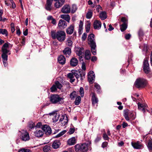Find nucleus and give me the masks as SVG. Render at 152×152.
<instances>
[{
	"label": "nucleus",
	"mask_w": 152,
	"mask_h": 152,
	"mask_svg": "<svg viewBox=\"0 0 152 152\" xmlns=\"http://www.w3.org/2000/svg\"><path fill=\"white\" fill-rule=\"evenodd\" d=\"M51 36L53 39H57L59 41H64L66 38V33L63 31H59L56 32L55 31H51Z\"/></svg>",
	"instance_id": "1"
},
{
	"label": "nucleus",
	"mask_w": 152,
	"mask_h": 152,
	"mask_svg": "<svg viewBox=\"0 0 152 152\" xmlns=\"http://www.w3.org/2000/svg\"><path fill=\"white\" fill-rule=\"evenodd\" d=\"M90 143L89 144L83 143L82 144H77L75 146V150L76 151H81L83 152L86 151L89 149Z\"/></svg>",
	"instance_id": "2"
},
{
	"label": "nucleus",
	"mask_w": 152,
	"mask_h": 152,
	"mask_svg": "<svg viewBox=\"0 0 152 152\" xmlns=\"http://www.w3.org/2000/svg\"><path fill=\"white\" fill-rule=\"evenodd\" d=\"M147 81L145 79L139 78L137 79L134 83V85L137 88H143L147 84Z\"/></svg>",
	"instance_id": "3"
},
{
	"label": "nucleus",
	"mask_w": 152,
	"mask_h": 152,
	"mask_svg": "<svg viewBox=\"0 0 152 152\" xmlns=\"http://www.w3.org/2000/svg\"><path fill=\"white\" fill-rule=\"evenodd\" d=\"M19 134L20 139L23 141H28L30 139L29 133L26 130H22L19 131Z\"/></svg>",
	"instance_id": "4"
},
{
	"label": "nucleus",
	"mask_w": 152,
	"mask_h": 152,
	"mask_svg": "<svg viewBox=\"0 0 152 152\" xmlns=\"http://www.w3.org/2000/svg\"><path fill=\"white\" fill-rule=\"evenodd\" d=\"M63 100V98L58 94H52L50 97V102L53 104H56Z\"/></svg>",
	"instance_id": "5"
},
{
	"label": "nucleus",
	"mask_w": 152,
	"mask_h": 152,
	"mask_svg": "<svg viewBox=\"0 0 152 152\" xmlns=\"http://www.w3.org/2000/svg\"><path fill=\"white\" fill-rule=\"evenodd\" d=\"M124 116L126 120L128 121H130V118L132 120H134L136 117L135 115L132 111L129 113L128 110L124 111Z\"/></svg>",
	"instance_id": "6"
},
{
	"label": "nucleus",
	"mask_w": 152,
	"mask_h": 152,
	"mask_svg": "<svg viewBox=\"0 0 152 152\" xmlns=\"http://www.w3.org/2000/svg\"><path fill=\"white\" fill-rule=\"evenodd\" d=\"M10 44L8 43H5L1 48V51L2 53L1 56H8L7 53L10 54V50H9V47Z\"/></svg>",
	"instance_id": "7"
},
{
	"label": "nucleus",
	"mask_w": 152,
	"mask_h": 152,
	"mask_svg": "<svg viewBox=\"0 0 152 152\" xmlns=\"http://www.w3.org/2000/svg\"><path fill=\"white\" fill-rule=\"evenodd\" d=\"M94 37V35L92 34H91L88 36V43L90 46L96 45Z\"/></svg>",
	"instance_id": "8"
},
{
	"label": "nucleus",
	"mask_w": 152,
	"mask_h": 152,
	"mask_svg": "<svg viewBox=\"0 0 152 152\" xmlns=\"http://www.w3.org/2000/svg\"><path fill=\"white\" fill-rule=\"evenodd\" d=\"M62 87V84L58 81H56L55 82V84L50 88L51 91L52 92H55L56 91L57 88L61 89Z\"/></svg>",
	"instance_id": "9"
},
{
	"label": "nucleus",
	"mask_w": 152,
	"mask_h": 152,
	"mask_svg": "<svg viewBox=\"0 0 152 152\" xmlns=\"http://www.w3.org/2000/svg\"><path fill=\"white\" fill-rule=\"evenodd\" d=\"M143 70L146 73H148L150 72L149 64L148 63V60L147 59H144L143 63Z\"/></svg>",
	"instance_id": "10"
},
{
	"label": "nucleus",
	"mask_w": 152,
	"mask_h": 152,
	"mask_svg": "<svg viewBox=\"0 0 152 152\" xmlns=\"http://www.w3.org/2000/svg\"><path fill=\"white\" fill-rule=\"evenodd\" d=\"M75 52L77 55L79 56V58L80 60L82 58V56L84 49L83 48L77 47L75 49Z\"/></svg>",
	"instance_id": "11"
},
{
	"label": "nucleus",
	"mask_w": 152,
	"mask_h": 152,
	"mask_svg": "<svg viewBox=\"0 0 152 152\" xmlns=\"http://www.w3.org/2000/svg\"><path fill=\"white\" fill-rule=\"evenodd\" d=\"M131 145L135 149H141L143 148V145L139 141L136 142H132Z\"/></svg>",
	"instance_id": "12"
},
{
	"label": "nucleus",
	"mask_w": 152,
	"mask_h": 152,
	"mask_svg": "<svg viewBox=\"0 0 152 152\" xmlns=\"http://www.w3.org/2000/svg\"><path fill=\"white\" fill-rule=\"evenodd\" d=\"M44 132L47 135H49L51 133V129L50 127L47 125H44L42 128Z\"/></svg>",
	"instance_id": "13"
},
{
	"label": "nucleus",
	"mask_w": 152,
	"mask_h": 152,
	"mask_svg": "<svg viewBox=\"0 0 152 152\" xmlns=\"http://www.w3.org/2000/svg\"><path fill=\"white\" fill-rule=\"evenodd\" d=\"M94 29H99L102 26V23L100 21L98 20H95L93 24Z\"/></svg>",
	"instance_id": "14"
},
{
	"label": "nucleus",
	"mask_w": 152,
	"mask_h": 152,
	"mask_svg": "<svg viewBox=\"0 0 152 152\" xmlns=\"http://www.w3.org/2000/svg\"><path fill=\"white\" fill-rule=\"evenodd\" d=\"M71 11V8L68 5H64L62 8L61 11L62 12L64 13H69Z\"/></svg>",
	"instance_id": "15"
},
{
	"label": "nucleus",
	"mask_w": 152,
	"mask_h": 152,
	"mask_svg": "<svg viewBox=\"0 0 152 152\" xmlns=\"http://www.w3.org/2000/svg\"><path fill=\"white\" fill-rule=\"evenodd\" d=\"M44 134V132L42 129H37L34 132V135L37 137H42Z\"/></svg>",
	"instance_id": "16"
},
{
	"label": "nucleus",
	"mask_w": 152,
	"mask_h": 152,
	"mask_svg": "<svg viewBox=\"0 0 152 152\" xmlns=\"http://www.w3.org/2000/svg\"><path fill=\"white\" fill-rule=\"evenodd\" d=\"M138 109L140 110H141L143 113H145V110H147L146 108L148 107V105L146 104H142L140 102L137 103Z\"/></svg>",
	"instance_id": "17"
},
{
	"label": "nucleus",
	"mask_w": 152,
	"mask_h": 152,
	"mask_svg": "<svg viewBox=\"0 0 152 152\" xmlns=\"http://www.w3.org/2000/svg\"><path fill=\"white\" fill-rule=\"evenodd\" d=\"M54 1H56L54 4V6L56 8H59L61 7L65 2V0H56Z\"/></svg>",
	"instance_id": "18"
},
{
	"label": "nucleus",
	"mask_w": 152,
	"mask_h": 152,
	"mask_svg": "<svg viewBox=\"0 0 152 152\" xmlns=\"http://www.w3.org/2000/svg\"><path fill=\"white\" fill-rule=\"evenodd\" d=\"M88 79L89 81L90 82H92L95 78V75L93 71H90L88 75Z\"/></svg>",
	"instance_id": "19"
},
{
	"label": "nucleus",
	"mask_w": 152,
	"mask_h": 152,
	"mask_svg": "<svg viewBox=\"0 0 152 152\" xmlns=\"http://www.w3.org/2000/svg\"><path fill=\"white\" fill-rule=\"evenodd\" d=\"M67 26L66 22L64 20L61 19L59 20L58 26L60 28H65Z\"/></svg>",
	"instance_id": "20"
},
{
	"label": "nucleus",
	"mask_w": 152,
	"mask_h": 152,
	"mask_svg": "<svg viewBox=\"0 0 152 152\" xmlns=\"http://www.w3.org/2000/svg\"><path fill=\"white\" fill-rule=\"evenodd\" d=\"M76 142V139L74 137H71L67 141V144L70 145L75 144Z\"/></svg>",
	"instance_id": "21"
},
{
	"label": "nucleus",
	"mask_w": 152,
	"mask_h": 152,
	"mask_svg": "<svg viewBox=\"0 0 152 152\" xmlns=\"http://www.w3.org/2000/svg\"><path fill=\"white\" fill-rule=\"evenodd\" d=\"M91 101L92 104L94 106L96 104H97L98 102V99L96 97L95 94L94 93L92 94L91 97ZM96 106H97V105H96Z\"/></svg>",
	"instance_id": "22"
},
{
	"label": "nucleus",
	"mask_w": 152,
	"mask_h": 152,
	"mask_svg": "<svg viewBox=\"0 0 152 152\" xmlns=\"http://www.w3.org/2000/svg\"><path fill=\"white\" fill-rule=\"evenodd\" d=\"M61 143L58 140H56L53 142L52 146L54 149H57L58 148L60 145Z\"/></svg>",
	"instance_id": "23"
},
{
	"label": "nucleus",
	"mask_w": 152,
	"mask_h": 152,
	"mask_svg": "<svg viewBox=\"0 0 152 152\" xmlns=\"http://www.w3.org/2000/svg\"><path fill=\"white\" fill-rule=\"evenodd\" d=\"M70 63L72 66H76L78 63V61L76 58H73L70 60Z\"/></svg>",
	"instance_id": "24"
},
{
	"label": "nucleus",
	"mask_w": 152,
	"mask_h": 152,
	"mask_svg": "<svg viewBox=\"0 0 152 152\" xmlns=\"http://www.w3.org/2000/svg\"><path fill=\"white\" fill-rule=\"evenodd\" d=\"M58 61L59 63L64 64L65 63L66 60L64 56H60L58 58Z\"/></svg>",
	"instance_id": "25"
},
{
	"label": "nucleus",
	"mask_w": 152,
	"mask_h": 152,
	"mask_svg": "<svg viewBox=\"0 0 152 152\" xmlns=\"http://www.w3.org/2000/svg\"><path fill=\"white\" fill-rule=\"evenodd\" d=\"M73 38L72 37L68 38L66 40V44L69 46H71L73 43Z\"/></svg>",
	"instance_id": "26"
},
{
	"label": "nucleus",
	"mask_w": 152,
	"mask_h": 152,
	"mask_svg": "<svg viewBox=\"0 0 152 152\" xmlns=\"http://www.w3.org/2000/svg\"><path fill=\"white\" fill-rule=\"evenodd\" d=\"M74 26L71 25L66 29V32L67 34H71L74 31Z\"/></svg>",
	"instance_id": "27"
},
{
	"label": "nucleus",
	"mask_w": 152,
	"mask_h": 152,
	"mask_svg": "<svg viewBox=\"0 0 152 152\" xmlns=\"http://www.w3.org/2000/svg\"><path fill=\"white\" fill-rule=\"evenodd\" d=\"M67 117H66L65 118L64 116L62 115L61 116V117L59 119V121L62 122L61 123L64 125H65L66 124L67 122V120L66 119Z\"/></svg>",
	"instance_id": "28"
},
{
	"label": "nucleus",
	"mask_w": 152,
	"mask_h": 152,
	"mask_svg": "<svg viewBox=\"0 0 152 152\" xmlns=\"http://www.w3.org/2000/svg\"><path fill=\"white\" fill-rule=\"evenodd\" d=\"M91 53L89 50H86L85 52V59L88 60L90 59L91 56Z\"/></svg>",
	"instance_id": "29"
},
{
	"label": "nucleus",
	"mask_w": 152,
	"mask_h": 152,
	"mask_svg": "<svg viewBox=\"0 0 152 152\" xmlns=\"http://www.w3.org/2000/svg\"><path fill=\"white\" fill-rule=\"evenodd\" d=\"M61 18L64 19L66 21H67L68 22H69V21L70 20V18L69 16V15L67 14H64L62 15H61Z\"/></svg>",
	"instance_id": "30"
},
{
	"label": "nucleus",
	"mask_w": 152,
	"mask_h": 152,
	"mask_svg": "<svg viewBox=\"0 0 152 152\" xmlns=\"http://www.w3.org/2000/svg\"><path fill=\"white\" fill-rule=\"evenodd\" d=\"M63 53L66 55H69L71 53V49L69 48H66L64 50Z\"/></svg>",
	"instance_id": "31"
},
{
	"label": "nucleus",
	"mask_w": 152,
	"mask_h": 152,
	"mask_svg": "<svg viewBox=\"0 0 152 152\" xmlns=\"http://www.w3.org/2000/svg\"><path fill=\"white\" fill-rule=\"evenodd\" d=\"M0 34L4 35L6 37H7L8 35V33L5 29H0Z\"/></svg>",
	"instance_id": "32"
},
{
	"label": "nucleus",
	"mask_w": 152,
	"mask_h": 152,
	"mask_svg": "<svg viewBox=\"0 0 152 152\" xmlns=\"http://www.w3.org/2000/svg\"><path fill=\"white\" fill-rule=\"evenodd\" d=\"M99 17L101 20H104L107 17L106 12H102L100 13Z\"/></svg>",
	"instance_id": "33"
},
{
	"label": "nucleus",
	"mask_w": 152,
	"mask_h": 152,
	"mask_svg": "<svg viewBox=\"0 0 152 152\" xmlns=\"http://www.w3.org/2000/svg\"><path fill=\"white\" fill-rule=\"evenodd\" d=\"M93 15V11L92 10H88V11L86 14V18L87 19L91 18Z\"/></svg>",
	"instance_id": "34"
},
{
	"label": "nucleus",
	"mask_w": 152,
	"mask_h": 152,
	"mask_svg": "<svg viewBox=\"0 0 152 152\" xmlns=\"http://www.w3.org/2000/svg\"><path fill=\"white\" fill-rule=\"evenodd\" d=\"M60 117V115L58 114H54V116L53 117V122H56L59 119Z\"/></svg>",
	"instance_id": "35"
},
{
	"label": "nucleus",
	"mask_w": 152,
	"mask_h": 152,
	"mask_svg": "<svg viewBox=\"0 0 152 152\" xmlns=\"http://www.w3.org/2000/svg\"><path fill=\"white\" fill-rule=\"evenodd\" d=\"M147 147L150 151H152V140L149 139L148 140L147 144Z\"/></svg>",
	"instance_id": "36"
},
{
	"label": "nucleus",
	"mask_w": 152,
	"mask_h": 152,
	"mask_svg": "<svg viewBox=\"0 0 152 152\" xmlns=\"http://www.w3.org/2000/svg\"><path fill=\"white\" fill-rule=\"evenodd\" d=\"M120 29L122 31H125L127 28V24L123 23L120 25Z\"/></svg>",
	"instance_id": "37"
},
{
	"label": "nucleus",
	"mask_w": 152,
	"mask_h": 152,
	"mask_svg": "<svg viewBox=\"0 0 152 152\" xmlns=\"http://www.w3.org/2000/svg\"><path fill=\"white\" fill-rule=\"evenodd\" d=\"M1 57L3 59V61L4 65L5 66H6L7 65V60L8 56H1Z\"/></svg>",
	"instance_id": "38"
},
{
	"label": "nucleus",
	"mask_w": 152,
	"mask_h": 152,
	"mask_svg": "<svg viewBox=\"0 0 152 152\" xmlns=\"http://www.w3.org/2000/svg\"><path fill=\"white\" fill-rule=\"evenodd\" d=\"M81 98L80 96H78L75 99V104L76 105H79L80 103Z\"/></svg>",
	"instance_id": "39"
},
{
	"label": "nucleus",
	"mask_w": 152,
	"mask_h": 152,
	"mask_svg": "<svg viewBox=\"0 0 152 152\" xmlns=\"http://www.w3.org/2000/svg\"><path fill=\"white\" fill-rule=\"evenodd\" d=\"M91 48V51L92 53L94 55H95L96 54V50L95 48L96 46V45L90 46Z\"/></svg>",
	"instance_id": "40"
},
{
	"label": "nucleus",
	"mask_w": 152,
	"mask_h": 152,
	"mask_svg": "<svg viewBox=\"0 0 152 152\" xmlns=\"http://www.w3.org/2000/svg\"><path fill=\"white\" fill-rule=\"evenodd\" d=\"M77 10L76 6L75 5H73L72 6L71 10V12L72 13H75Z\"/></svg>",
	"instance_id": "41"
},
{
	"label": "nucleus",
	"mask_w": 152,
	"mask_h": 152,
	"mask_svg": "<svg viewBox=\"0 0 152 152\" xmlns=\"http://www.w3.org/2000/svg\"><path fill=\"white\" fill-rule=\"evenodd\" d=\"M50 147L48 145H46L44 147L43 150L44 151L47 152L48 151L50 150Z\"/></svg>",
	"instance_id": "42"
},
{
	"label": "nucleus",
	"mask_w": 152,
	"mask_h": 152,
	"mask_svg": "<svg viewBox=\"0 0 152 152\" xmlns=\"http://www.w3.org/2000/svg\"><path fill=\"white\" fill-rule=\"evenodd\" d=\"M76 96V92L73 91L70 95V97L71 99H73Z\"/></svg>",
	"instance_id": "43"
},
{
	"label": "nucleus",
	"mask_w": 152,
	"mask_h": 152,
	"mask_svg": "<svg viewBox=\"0 0 152 152\" xmlns=\"http://www.w3.org/2000/svg\"><path fill=\"white\" fill-rule=\"evenodd\" d=\"M83 26V23L81 20L80 21V24L79 28V32L80 34H81V32L82 30V27Z\"/></svg>",
	"instance_id": "44"
},
{
	"label": "nucleus",
	"mask_w": 152,
	"mask_h": 152,
	"mask_svg": "<svg viewBox=\"0 0 152 152\" xmlns=\"http://www.w3.org/2000/svg\"><path fill=\"white\" fill-rule=\"evenodd\" d=\"M51 5L52 4H51L46 3L45 6V8L46 10H47L49 11L51 10L52 8Z\"/></svg>",
	"instance_id": "45"
},
{
	"label": "nucleus",
	"mask_w": 152,
	"mask_h": 152,
	"mask_svg": "<svg viewBox=\"0 0 152 152\" xmlns=\"http://www.w3.org/2000/svg\"><path fill=\"white\" fill-rule=\"evenodd\" d=\"M94 87L97 90V91L98 92H100V86L96 83H95Z\"/></svg>",
	"instance_id": "46"
},
{
	"label": "nucleus",
	"mask_w": 152,
	"mask_h": 152,
	"mask_svg": "<svg viewBox=\"0 0 152 152\" xmlns=\"http://www.w3.org/2000/svg\"><path fill=\"white\" fill-rule=\"evenodd\" d=\"M18 152H31V151L28 149L23 148L20 150Z\"/></svg>",
	"instance_id": "47"
},
{
	"label": "nucleus",
	"mask_w": 152,
	"mask_h": 152,
	"mask_svg": "<svg viewBox=\"0 0 152 152\" xmlns=\"http://www.w3.org/2000/svg\"><path fill=\"white\" fill-rule=\"evenodd\" d=\"M80 95L82 97H83L84 96V91L83 88L80 87L79 91Z\"/></svg>",
	"instance_id": "48"
},
{
	"label": "nucleus",
	"mask_w": 152,
	"mask_h": 152,
	"mask_svg": "<svg viewBox=\"0 0 152 152\" xmlns=\"http://www.w3.org/2000/svg\"><path fill=\"white\" fill-rule=\"evenodd\" d=\"M90 23H88L86 26V32L87 33L89 31L90 29Z\"/></svg>",
	"instance_id": "49"
},
{
	"label": "nucleus",
	"mask_w": 152,
	"mask_h": 152,
	"mask_svg": "<svg viewBox=\"0 0 152 152\" xmlns=\"http://www.w3.org/2000/svg\"><path fill=\"white\" fill-rule=\"evenodd\" d=\"M103 137L104 139L105 140H108L109 139V137L105 132L104 133Z\"/></svg>",
	"instance_id": "50"
},
{
	"label": "nucleus",
	"mask_w": 152,
	"mask_h": 152,
	"mask_svg": "<svg viewBox=\"0 0 152 152\" xmlns=\"http://www.w3.org/2000/svg\"><path fill=\"white\" fill-rule=\"evenodd\" d=\"M121 21L123 23L127 24V20L125 17H122L121 19Z\"/></svg>",
	"instance_id": "51"
},
{
	"label": "nucleus",
	"mask_w": 152,
	"mask_h": 152,
	"mask_svg": "<svg viewBox=\"0 0 152 152\" xmlns=\"http://www.w3.org/2000/svg\"><path fill=\"white\" fill-rule=\"evenodd\" d=\"M87 36V34L86 33H83L82 37V39L83 41H85L86 38Z\"/></svg>",
	"instance_id": "52"
},
{
	"label": "nucleus",
	"mask_w": 152,
	"mask_h": 152,
	"mask_svg": "<svg viewBox=\"0 0 152 152\" xmlns=\"http://www.w3.org/2000/svg\"><path fill=\"white\" fill-rule=\"evenodd\" d=\"M67 76L70 79L74 78V74L69 73L67 75Z\"/></svg>",
	"instance_id": "53"
},
{
	"label": "nucleus",
	"mask_w": 152,
	"mask_h": 152,
	"mask_svg": "<svg viewBox=\"0 0 152 152\" xmlns=\"http://www.w3.org/2000/svg\"><path fill=\"white\" fill-rule=\"evenodd\" d=\"M82 68L84 70H85L86 69V64L84 62H83L82 63Z\"/></svg>",
	"instance_id": "54"
},
{
	"label": "nucleus",
	"mask_w": 152,
	"mask_h": 152,
	"mask_svg": "<svg viewBox=\"0 0 152 152\" xmlns=\"http://www.w3.org/2000/svg\"><path fill=\"white\" fill-rule=\"evenodd\" d=\"M75 132L74 129L70 128L69 131L68 133L69 134H72Z\"/></svg>",
	"instance_id": "55"
},
{
	"label": "nucleus",
	"mask_w": 152,
	"mask_h": 152,
	"mask_svg": "<svg viewBox=\"0 0 152 152\" xmlns=\"http://www.w3.org/2000/svg\"><path fill=\"white\" fill-rule=\"evenodd\" d=\"M107 145L108 143L107 142H105L102 143V146L103 148H104L107 146Z\"/></svg>",
	"instance_id": "56"
},
{
	"label": "nucleus",
	"mask_w": 152,
	"mask_h": 152,
	"mask_svg": "<svg viewBox=\"0 0 152 152\" xmlns=\"http://www.w3.org/2000/svg\"><path fill=\"white\" fill-rule=\"evenodd\" d=\"M11 30L12 33L14 32L15 31L14 25L13 24H11Z\"/></svg>",
	"instance_id": "57"
},
{
	"label": "nucleus",
	"mask_w": 152,
	"mask_h": 152,
	"mask_svg": "<svg viewBox=\"0 0 152 152\" xmlns=\"http://www.w3.org/2000/svg\"><path fill=\"white\" fill-rule=\"evenodd\" d=\"M91 60L92 61L94 62L97 60V58L96 56H94L92 57Z\"/></svg>",
	"instance_id": "58"
},
{
	"label": "nucleus",
	"mask_w": 152,
	"mask_h": 152,
	"mask_svg": "<svg viewBox=\"0 0 152 152\" xmlns=\"http://www.w3.org/2000/svg\"><path fill=\"white\" fill-rule=\"evenodd\" d=\"M131 37V35L129 34H128L126 35L125 38L126 39H130Z\"/></svg>",
	"instance_id": "59"
},
{
	"label": "nucleus",
	"mask_w": 152,
	"mask_h": 152,
	"mask_svg": "<svg viewBox=\"0 0 152 152\" xmlns=\"http://www.w3.org/2000/svg\"><path fill=\"white\" fill-rule=\"evenodd\" d=\"M74 77H75L77 79V80H78V78H79L80 77L79 75L76 73H74Z\"/></svg>",
	"instance_id": "60"
},
{
	"label": "nucleus",
	"mask_w": 152,
	"mask_h": 152,
	"mask_svg": "<svg viewBox=\"0 0 152 152\" xmlns=\"http://www.w3.org/2000/svg\"><path fill=\"white\" fill-rule=\"evenodd\" d=\"M109 28H108V30L110 31H112V30L114 29V28L112 27L111 24H110L109 25Z\"/></svg>",
	"instance_id": "61"
},
{
	"label": "nucleus",
	"mask_w": 152,
	"mask_h": 152,
	"mask_svg": "<svg viewBox=\"0 0 152 152\" xmlns=\"http://www.w3.org/2000/svg\"><path fill=\"white\" fill-rule=\"evenodd\" d=\"M128 124L125 122H124L122 124V126L123 128H125L127 126Z\"/></svg>",
	"instance_id": "62"
},
{
	"label": "nucleus",
	"mask_w": 152,
	"mask_h": 152,
	"mask_svg": "<svg viewBox=\"0 0 152 152\" xmlns=\"http://www.w3.org/2000/svg\"><path fill=\"white\" fill-rule=\"evenodd\" d=\"M124 144V143L123 142V141H121L118 143V145L119 146H122Z\"/></svg>",
	"instance_id": "63"
},
{
	"label": "nucleus",
	"mask_w": 152,
	"mask_h": 152,
	"mask_svg": "<svg viewBox=\"0 0 152 152\" xmlns=\"http://www.w3.org/2000/svg\"><path fill=\"white\" fill-rule=\"evenodd\" d=\"M52 21H51V23L55 25V24H56V20H55V19H54V18H53L52 20Z\"/></svg>",
	"instance_id": "64"
}]
</instances>
